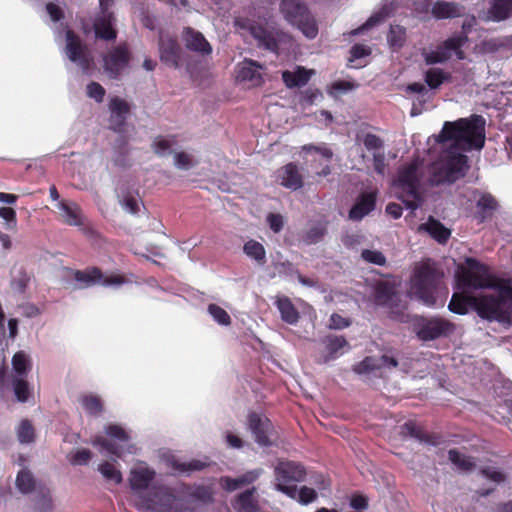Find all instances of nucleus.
I'll list each match as a JSON object with an SVG mask.
<instances>
[{
  "mask_svg": "<svg viewBox=\"0 0 512 512\" xmlns=\"http://www.w3.org/2000/svg\"><path fill=\"white\" fill-rule=\"evenodd\" d=\"M451 312L465 315L469 309L476 311L478 316L488 321L511 323L512 288L500 287L493 294L475 296L470 291L455 292L449 302Z\"/></svg>",
  "mask_w": 512,
  "mask_h": 512,
  "instance_id": "f257e3e1",
  "label": "nucleus"
},
{
  "mask_svg": "<svg viewBox=\"0 0 512 512\" xmlns=\"http://www.w3.org/2000/svg\"><path fill=\"white\" fill-rule=\"evenodd\" d=\"M455 141L468 148L481 149L485 143V120L480 115L445 122L438 136V142Z\"/></svg>",
  "mask_w": 512,
  "mask_h": 512,
  "instance_id": "f03ea898",
  "label": "nucleus"
},
{
  "mask_svg": "<svg viewBox=\"0 0 512 512\" xmlns=\"http://www.w3.org/2000/svg\"><path fill=\"white\" fill-rule=\"evenodd\" d=\"M467 163L468 157L461 153H449L432 162L428 167L430 185L439 186L456 182L465 176Z\"/></svg>",
  "mask_w": 512,
  "mask_h": 512,
  "instance_id": "7ed1b4c3",
  "label": "nucleus"
},
{
  "mask_svg": "<svg viewBox=\"0 0 512 512\" xmlns=\"http://www.w3.org/2000/svg\"><path fill=\"white\" fill-rule=\"evenodd\" d=\"M284 19L297 27L308 39H314L319 29L316 19L307 5L300 0H282L279 6Z\"/></svg>",
  "mask_w": 512,
  "mask_h": 512,
  "instance_id": "20e7f679",
  "label": "nucleus"
},
{
  "mask_svg": "<svg viewBox=\"0 0 512 512\" xmlns=\"http://www.w3.org/2000/svg\"><path fill=\"white\" fill-rule=\"evenodd\" d=\"M457 282L459 288L469 291L492 288L496 285V278L487 265L475 258H467L466 266L461 267L457 273Z\"/></svg>",
  "mask_w": 512,
  "mask_h": 512,
  "instance_id": "39448f33",
  "label": "nucleus"
},
{
  "mask_svg": "<svg viewBox=\"0 0 512 512\" xmlns=\"http://www.w3.org/2000/svg\"><path fill=\"white\" fill-rule=\"evenodd\" d=\"M442 274L434 267L423 264L418 267L411 281V289L415 296L427 306L436 304V292Z\"/></svg>",
  "mask_w": 512,
  "mask_h": 512,
  "instance_id": "423d86ee",
  "label": "nucleus"
},
{
  "mask_svg": "<svg viewBox=\"0 0 512 512\" xmlns=\"http://www.w3.org/2000/svg\"><path fill=\"white\" fill-rule=\"evenodd\" d=\"M374 302L389 309L390 319L400 323L410 321V316L406 313L407 302L396 291L394 284L388 281L378 282L374 288Z\"/></svg>",
  "mask_w": 512,
  "mask_h": 512,
  "instance_id": "0eeeda50",
  "label": "nucleus"
},
{
  "mask_svg": "<svg viewBox=\"0 0 512 512\" xmlns=\"http://www.w3.org/2000/svg\"><path fill=\"white\" fill-rule=\"evenodd\" d=\"M274 474L276 490L287 497H294L296 484L306 480L307 470L300 462L280 460L275 466Z\"/></svg>",
  "mask_w": 512,
  "mask_h": 512,
  "instance_id": "6e6552de",
  "label": "nucleus"
},
{
  "mask_svg": "<svg viewBox=\"0 0 512 512\" xmlns=\"http://www.w3.org/2000/svg\"><path fill=\"white\" fill-rule=\"evenodd\" d=\"M394 185L400 189L403 194L413 198L412 200H407L403 195L399 197L406 208L411 210H416L419 208L421 201L419 192L420 178L418 175V165L416 162H411L407 165H404L398 170Z\"/></svg>",
  "mask_w": 512,
  "mask_h": 512,
  "instance_id": "1a4fd4ad",
  "label": "nucleus"
},
{
  "mask_svg": "<svg viewBox=\"0 0 512 512\" xmlns=\"http://www.w3.org/2000/svg\"><path fill=\"white\" fill-rule=\"evenodd\" d=\"M176 497L169 487H155L149 495H138L134 507L141 512H172Z\"/></svg>",
  "mask_w": 512,
  "mask_h": 512,
  "instance_id": "9d476101",
  "label": "nucleus"
},
{
  "mask_svg": "<svg viewBox=\"0 0 512 512\" xmlns=\"http://www.w3.org/2000/svg\"><path fill=\"white\" fill-rule=\"evenodd\" d=\"M467 41L468 37L465 34L454 35L438 45L436 50L426 51L423 49L421 54L427 65L445 63L452 57V53L458 60H464L466 55L462 47Z\"/></svg>",
  "mask_w": 512,
  "mask_h": 512,
  "instance_id": "9b49d317",
  "label": "nucleus"
},
{
  "mask_svg": "<svg viewBox=\"0 0 512 512\" xmlns=\"http://www.w3.org/2000/svg\"><path fill=\"white\" fill-rule=\"evenodd\" d=\"M65 38L66 45L64 51L68 59L77 64L84 74L90 75L94 59L88 46L84 44L80 37L71 29L66 31Z\"/></svg>",
  "mask_w": 512,
  "mask_h": 512,
  "instance_id": "f8f14e48",
  "label": "nucleus"
},
{
  "mask_svg": "<svg viewBox=\"0 0 512 512\" xmlns=\"http://www.w3.org/2000/svg\"><path fill=\"white\" fill-rule=\"evenodd\" d=\"M73 278L79 283L78 288H89L97 284L103 286H120L125 283V277L120 274L105 276L98 267H87L84 270H73Z\"/></svg>",
  "mask_w": 512,
  "mask_h": 512,
  "instance_id": "ddd939ff",
  "label": "nucleus"
},
{
  "mask_svg": "<svg viewBox=\"0 0 512 512\" xmlns=\"http://www.w3.org/2000/svg\"><path fill=\"white\" fill-rule=\"evenodd\" d=\"M130 60L131 53L127 44H119L103 56V68L111 79H117Z\"/></svg>",
  "mask_w": 512,
  "mask_h": 512,
  "instance_id": "4468645a",
  "label": "nucleus"
},
{
  "mask_svg": "<svg viewBox=\"0 0 512 512\" xmlns=\"http://www.w3.org/2000/svg\"><path fill=\"white\" fill-rule=\"evenodd\" d=\"M454 331V323L444 318L435 317L426 320L420 326L417 336L423 341H431L440 337H447Z\"/></svg>",
  "mask_w": 512,
  "mask_h": 512,
  "instance_id": "2eb2a0df",
  "label": "nucleus"
},
{
  "mask_svg": "<svg viewBox=\"0 0 512 512\" xmlns=\"http://www.w3.org/2000/svg\"><path fill=\"white\" fill-rule=\"evenodd\" d=\"M109 128L116 133H123L129 114L131 112L130 104L118 97H112L109 101Z\"/></svg>",
  "mask_w": 512,
  "mask_h": 512,
  "instance_id": "dca6fc26",
  "label": "nucleus"
},
{
  "mask_svg": "<svg viewBox=\"0 0 512 512\" xmlns=\"http://www.w3.org/2000/svg\"><path fill=\"white\" fill-rule=\"evenodd\" d=\"M248 426L257 444L262 447L272 445L270 435L273 432V424L268 418H263L259 414L252 412L248 415Z\"/></svg>",
  "mask_w": 512,
  "mask_h": 512,
  "instance_id": "f3484780",
  "label": "nucleus"
},
{
  "mask_svg": "<svg viewBox=\"0 0 512 512\" xmlns=\"http://www.w3.org/2000/svg\"><path fill=\"white\" fill-rule=\"evenodd\" d=\"M277 182L292 191L303 187V175L300 168L293 162L288 163L277 170Z\"/></svg>",
  "mask_w": 512,
  "mask_h": 512,
  "instance_id": "a211bd4d",
  "label": "nucleus"
},
{
  "mask_svg": "<svg viewBox=\"0 0 512 512\" xmlns=\"http://www.w3.org/2000/svg\"><path fill=\"white\" fill-rule=\"evenodd\" d=\"M377 191L362 192L349 210L348 217L352 221H360L376 207Z\"/></svg>",
  "mask_w": 512,
  "mask_h": 512,
  "instance_id": "6ab92c4d",
  "label": "nucleus"
},
{
  "mask_svg": "<svg viewBox=\"0 0 512 512\" xmlns=\"http://www.w3.org/2000/svg\"><path fill=\"white\" fill-rule=\"evenodd\" d=\"M249 31L252 37L257 41L259 47L274 53H278V32L268 30L264 26L256 23H253L249 26Z\"/></svg>",
  "mask_w": 512,
  "mask_h": 512,
  "instance_id": "aec40b11",
  "label": "nucleus"
},
{
  "mask_svg": "<svg viewBox=\"0 0 512 512\" xmlns=\"http://www.w3.org/2000/svg\"><path fill=\"white\" fill-rule=\"evenodd\" d=\"M159 52L160 59L163 63L174 68L179 66L180 47L176 39L172 37L160 36Z\"/></svg>",
  "mask_w": 512,
  "mask_h": 512,
  "instance_id": "412c9836",
  "label": "nucleus"
},
{
  "mask_svg": "<svg viewBox=\"0 0 512 512\" xmlns=\"http://www.w3.org/2000/svg\"><path fill=\"white\" fill-rule=\"evenodd\" d=\"M327 232V222L310 221L306 228L300 232L299 242L306 246L315 245L324 239Z\"/></svg>",
  "mask_w": 512,
  "mask_h": 512,
  "instance_id": "4be33fe9",
  "label": "nucleus"
},
{
  "mask_svg": "<svg viewBox=\"0 0 512 512\" xmlns=\"http://www.w3.org/2000/svg\"><path fill=\"white\" fill-rule=\"evenodd\" d=\"M205 460L192 459L191 461H181L174 455L166 457L165 461L168 467L179 475H190L192 472L204 470L209 466V462Z\"/></svg>",
  "mask_w": 512,
  "mask_h": 512,
  "instance_id": "5701e85b",
  "label": "nucleus"
},
{
  "mask_svg": "<svg viewBox=\"0 0 512 512\" xmlns=\"http://www.w3.org/2000/svg\"><path fill=\"white\" fill-rule=\"evenodd\" d=\"M183 40L186 48L190 51H194L202 55H208L212 52V47L203 34L191 27L184 28Z\"/></svg>",
  "mask_w": 512,
  "mask_h": 512,
  "instance_id": "b1692460",
  "label": "nucleus"
},
{
  "mask_svg": "<svg viewBox=\"0 0 512 512\" xmlns=\"http://www.w3.org/2000/svg\"><path fill=\"white\" fill-rule=\"evenodd\" d=\"M499 205L497 200L489 193L482 194L476 202L474 219L479 223L491 220Z\"/></svg>",
  "mask_w": 512,
  "mask_h": 512,
  "instance_id": "393cba45",
  "label": "nucleus"
},
{
  "mask_svg": "<svg viewBox=\"0 0 512 512\" xmlns=\"http://www.w3.org/2000/svg\"><path fill=\"white\" fill-rule=\"evenodd\" d=\"M58 209L61 211V216L69 226L82 227L85 224V217L83 216L81 207L76 202L59 201Z\"/></svg>",
  "mask_w": 512,
  "mask_h": 512,
  "instance_id": "a878e982",
  "label": "nucleus"
},
{
  "mask_svg": "<svg viewBox=\"0 0 512 512\" xmlns=\"http://www.w3.org/2000/svg\"><path fill=\"white\" fill-rule=\"evenodd\" d=\"M465 8L459 3L443 0L436 1L431 9L432 15L436 19H452L462 17Z\"/></svg>",
  "mask_w": 512,
  "mask_h": 512,
  "instance_id": "bb28decb",
  "label": "nucleus"
},
{
  "mask_svg": "<svg viewBox=\"0 0 512 512\" xmlns=\"http://www.w3.org/2000/svg\"><path fill=\"white\" fill-rule=\"evenodd\" d=\"M314 74V70H308L303 66H297L294 71L282 72V81L289 89L306 85Z\"/></svg>",
  "mask_w": 512,
  "mask_h": 512,
  "instance_id": "cd10ccee",
  "label": "nucleus"
},
{
  "mask_svg": "<svg viewBox=\"0 0 512 512\" xmlns=\"http://www.w3.org/2000/svg\"><path fill=\"white\" fill-rule=\"evenodd\" d=\"M113 21V13L97 17L93 24L96 37L105 41L115 40L117 37V31L113 28Z\"/></svg>",
  "mask_w": 512,
  "mask_h": 512,
  "instance_id": "c85d7f7f",
  "label": "nucleus"
},
{
  "mask_svg": "<svg viewBox=\"0 0 512 512\" xmlns=\"http://www.w3.org/2000/svg\"><path fill=\"white\" fill-rule=\"evenodd\" d=\"M155 478V471L148 467H139L131 470L129 476L130 487L134 491L146 490Z\"/></svg>",
  "mask_w": 512,
  "mask_h": 512,
  "instance_id": "c756f323",
  "label": "nucleus"
},
{
  "mask_svg": "<svg viewBox=\"0 0 512 512\" xmlns=\"http://www.w3.org/2000/svg\"><path fill=\"white\" fill-rule=\"evenodd\" d=\"M260 69H262V66L256 61L246 59L238 72L237 78L240 81L250 82L252 86H261L264 79L259 71Z\"/></svg>",
  "mask_w": 512,
  "mask_h": 512,
  "instance_id": "7c9ffc66",
  "label": "nucleus"
},
{
  "mask_svg": "<svg viewBox=\"0 0 512 512\" xmlns=\"http://www.w3.org/2000/svg\"><path fill=\"white\" fill-rule=\"evenodd\" d=\"M419 230L427 232L439 244L447 243L451 236V231L432 216L428 218L426 223L419 226Z\"/></svg>",
  "mask_w": 512,
  "mask_h": 512,
  "instance_id": "2f4dec72",
  "label": "nucleus"
},
{
  "mask_svg": "<svg viewBox=\"0 0 512 512\" xmlns=\"http://www.w3.org/2000/svg\"><path fill=\"white\" fill-rule=\"evenodd\" d=\"M255 493L256 488L252 487L238 494L233 502V508L237 512H256L258 503L254 497Z\"/></svg>",
  "mask_w": 512,
  "mask_h": 512,
  "instance_id": "473e14b6",
  "label": "nucleus"
},
{
  "mask_svg": "<svg viewBox=\"0 0 512 512\" xmlns=\"http://www.w3.org/2000/svg\"><path fill=\"white\" fill-rule=\"evenodd\" d=\"M325 350L327 354L324 356V362L336 359L340 354L341 350L348 346L347 340L343 336L327 335L323 339Z\"/></svg>",
  "mask_w": 512,
  "mask_h": 512,
  "instance_id": "72a5a7b5",
  "label": "nucleus"
},
{
  "mask_svg": "<svg viewBox=\"0 0 512 512\" xmlns=\"http://www.w3.org/2000/svg\"><path fill=\"white\" fill-rule=\"evenodd\" d=\"M512 14V0H491L488 10L489 19L500 22L508 19Z\"/></svg>",
  "mask_w": 512,
  "mask_h": 512,
  "instance_id": "f704fd0d",
  "label": "nucleus"
},
{
  "mask_svg": "<svg viewBox=\"0 0 512 512\" xmlns=\"http://www.w3.org/2000/svg\"><path fill=\"white\" fill-rule=\"evenodd\" d=\"M281 318L288 324H296L300 318L299 312L288 297L279 298L276 301Z\"/></svg>",
  "mask_w": 512,
  "mask_h": 512,
  "instance_id": "c9c22d12",
  "label": "nucleus"
},
{
  "mask_svg": "<svg viewBox=\"0 0 512 512\" xmlns=\"http://www.w3.org/2000/svg\"><path fill=\"white\" fill-rule=\"evenodd\" d=\"M451 78V73L440 68H430L424 74L425 83L430 89H438L443 83L449 82Z\"/></svg>",
  "mask_w": 512,
  "mask_h": 512,
  "instance_id": "e433bc0d",
  "label": "nucleus"
},
{
  "mask_svg": "<svg viewBox=\"0 0 512 512\" xmlns=\"http://www.w3.org/2000/svg\"><path fill=\"white\" fill-rule=\"evenodd\" d=\"M244 253L259 264L266 263V251L264 246L253 239L248 240L243 246Z\"/></svg>",
  "mask_w": 512,
  "mask_h": 512,
  "instance_id": "4c0bfd02",
  "label": "nucleus"
},
{
  "mask_svg": "<svg viewBox=\"0 0 512 512\" xmlns=\"http://www.w3.org/2000/svg\"><path fill=\"white\" fill-rule=\"evenodd\" d=\"M16 486L18 490L23 494H28L35 490L36 481L28 469L23 468L18 472L16 478Z\"/></svg>",
  "mask_w": 512,
  "mask_h": 512,
  "instance_id": "58836bf2",
  "label": "nucleus"
},
{
  "mask_svg": "<svg viewBox=\"0 0 512 512\" xmlns=\"http://www.w3.org/2000/svg\"><path fill=\"white\" fill-rule=\"evenodd\" d=\"M84 410L92 416H97L103 411V403L99 396L93 394L82 395L79 399Z\"/></svg>",
  "mask_w": 512,
  "mask_h": 512,
  "instance_id": "ea45409f",
  "label": "nucleus"
},
{
  "mask_svg": "<svg viewBox=\"0 0 512 512\" xmlns=\"http://www.w3.org/2000/svg\"><path fill=\"white\" fill-rule=\"evenodd\" d=\"M12 367L19 377L26 376L31 369V360L24 351H18L12 357Z\"/></svg>",
  "mask_w": 512,
  "mask_h": 512,
  "instance_id": "a19ab883",
  "label": "nucleus"
},
{
  "mask_svg": "<svg viewBox=\"0 0 512 512\" xmlns=\"http://www.w3.org/2000/svg\"><path fill=\"white\" fill-rule=\"evenodd\" d=\"M389 45L394 49H400L406 41V29L400 25H391L387 35Z\"/></svg>",
  "mask_w": 512,
  "mask_h": 512,
  "instance_id": "79ce46f5",
  "label": "nucleus"
},
{
  "mask_svg": "<svg viewBox=\"0 0 512 512\" xmlns=\"http://www.w3.org/2000/svg\"><path fill=\"white\" fill-rule=\"evenodd\" d=\"M448 459L463 471H470L475 467L472 458L461 454L457 449H450L448 451Z\"/></svg>",
  "mask_w": 512,
  "mask_h": 512,
  "instance_id": "37998d69",
  "label": "nucleus"
},
{
  "mask_svg": "<svg viewBox=\"0 0 512 512\" xmlns=\"http://www.w3.org/2000/svg\"><path fill=\"white\" fill-rule=\"evenodd\" d=\"M36 508L38 512H52L53 501L50 490L45 486H39L36 496Z\"/></svg>",
  "mask_w": 512,
  "mask_h": 512,
  "instance_id": "c03bdc74",
  "label": "nucleus"
},
{
  "mask_svg": "<svg viewBox=\"0 0 512 512\" xmlns=\"http://www.w3.org/2000/svg\"><path fill=\"white\" fill-rule=\"evenodd\" d=\"M17 437L20 443L29 444L35 440V429L32 423L24 419L20 422L17 429Z\"/></svg>",
  "mask_w": 512,
  "mask_h": 512,
  "instance_id": "a18cd8bd",
  "label": "nucleus"
},
{
  "mask_svg": "<svg viewBox=\"0 0 512 512\" xmlns=\"http://www.w3.org/2000/svg\"><path fill=\"white\" fill-rule=\"evenodd\" d=\"M290 498L298 501L302 505H308L317 500L318 493L314 488L308 486H302L299 489L296 487L294 497Z\"/></svg>",
  "mask_w": 512,
  "mask_h": 512,
  "instance_id": "49530a36",
  "label": "nucleus"
},
{
  "mask_svg": "<svg viewBox=\"0 0 512 512\" xmlns=\"http://www.w3.org/2000/svg\"><path fill=\"white\" fill-rule=\"evenodd\" d=\"M381 369V364L379 363L378 358L367 356L359 363L353 366V371L356 374H367L375 370Z\"/></svg>",
  "mask_w": 512,
  "mask_h": 512,
  "instance_id": "de8ad7c7",
  "label": "nucleus"
},
{
  "mask_svg": "<svg viewBox=\"0 0 512 512\" xmlns=\"http://www.w3.org/2000/svg\"><path fill=\"white\" fill-rule=\"evenodd\" d=\"M190 497L205 504L212 503L214 492L210 486L197 485L189 493Z\"/></svg>",
  "mask_w": 512,
  "mask_h": 512,
  "instance_id": "09e8293b",
  "label": "nucleus"
},
{
  "mask_svg": "<svg viewBox=\"0 0 512 512\" xmlns=\"http://www.w3.org/2000/svg\"><path fill=\"white\" fill-rule=\"evenodd\" d=\"M98 470L107 480L113 481L115 484L122 482V474L115 466L110 462H104L99 465Z\"/></svg>",
  "mask_w": 512,
  "mask_h": 512,
  "instance_id": "8fccbe9b",
  "label": "nucleus"
},
{
  "mask_svg": "<svg viewBox=\"0 0 512 512\" xmlns=\"http://www.w3.org/2000/svg\"><path fill=\"white\" fill-rule=\"evenodd\" d=\"M13 390H14L16 399L19 402H26L28 400L29 394H30L29 384L22 377L15 378L13 380Z\"/></svg>",
  "mask_w": 512,
  "mask_h": 512,
  "instance_id": "3c124183",
  "label": "nucleus"
},
{
  "mask_svg": "<svg viewBox=\"0 0 512 512\" xmlns=\"http://www.w3.org/2000/svg\"><path fill=\"white\" fill-rule=\"evenodd\" d=\"M208 312L213 319L220 325L228 326L231 324L230 315L217 304H209Z\"/></svg>",
  "mask_w": 512,
  "mask_h": 512,
  "instance_id": "603ef678",
  "label": "nucleus"
},
{
  "mask_svg": "<svg viewBox=\"0 0 512 512\" xmlns=\"http://www.w3.org/2000/svg\"><path fill=\"white\" fill-rule=\"evenodd\" d=\"M92 445L96 447H101L106 450L108 453L116 455L120 457L122 455V449L112 441L104 438L103 436H96L92 440Z\"/></svg>",
  "mask_w": 512,
  "mask_h": 512,
  "instance_id": "864d4df0",
  "label": "nucleus"
},
{
  "mask_svg": "<svg viewBox=\"0 0 512 512\" xmlns=\"http://www.w3.org/2000/svg\"><path fill=\"white\" fill-rule=\"evenodd\" d=\"M361 257L364 261L371 263V264H375V265H379V266H383L386 264V257L384 256V254L382 252L377 251V250L365 249L362 251Z\"/></svg>",
  "mask_w": 512,
  "mask_h": 512,
  "instance_id": "5fc2aeb1",
  "label": "nucleus"
},
{
  "mask_svg": "<svg viewBox=\"0 0 512 512\" xmlns=\"http://www.w3.org/2000/svg\"><path fill=\"white\" fill-rule=\"evenodd\" d=\"M86 93L89 98L94 99L97 103H101L104 100L106 91L98 82L92 81L87 85Z\"/></svg>",
  "mask_w": 512,
  "mask_h": 512,
  "instance_id": "6e6d98bb",
  "label": "nucleus"
},
{
  "mask_svg": "<svg viewBox=\"0 0 512 512\" xmlns=\"http://www.w3.org/2000/svg\"><path fill=\"white\" fill-rule=\"evenodd\" d=\"M404 434L419 439L421 441H427L426 433L413 421H408L402 426Z\"/></svg>",
  "mask_w": 512,
  "mask_h": 512,
  "instance_id": "4d7b16f0",
  "label": "nucleus"
},
{
  "mask_svg": "<svg viewBox=\"0 0 512 512\" xmlns=\"http://www.w3.org/2000/svg\"><path fill=\"white\" fill-rule=\"evenodd\" d=\"M105 432L109 437L114 438L120 442H128L130 439L128 433L124 430V428L117 424L107 425L105 428Z\"/></svg>",
  "mask_w": 512,
  "mask_h": 512,
  "instance_id": "13d9d810",
  "label": "nucleus"
},
{
  "mask_svg": "<svg viewBox=\"0 0 512 512\" xmlns=\"http://www.w3.org/2000/svg\"><path fill=\"white\" fill-rule=\"evenodd\" d=\"M363 144L368 151L381 150L383 148V140L373 133H367L364 135Z\"/></svg>",
  "mask_w": 512,
  "mask_h": 512,
  "instance_id": "bf43d9fd",
  "label": "nucleus"
},
{
  "mask_svg": "<svg viewBox=\"0 0 512 512\" xmlns=\"http://www.w3.org/2000/svg\"><path fill=\"white\" fill-rule=\"evenodd\" d=\"M0 217L7 222L8 229H15L17 225L16 211L11 207H0Z\"/></svg>",
  "mask_w": 512,
  "mask_h": 512,
  "instance_id": "052dcab7",
  "label": "nucleus"
},
{
  "mask_svg": "<svg viewBox=\"0 0 512 512\" xmlns=\"http://www.w3.org/2000/svg\"><path fill=\"white\" fill-rule=\"evenodd\" d=\"M171 142L161 136L155 138L152 144L153 151L159 156L165 155L171 149Z\"/></svg>",
  "mask_w": 512,
  "mask_h": 512,
  "instance_id": "680f3d73",
  "label": "nucleus"
},
{
  "mask_svg": "<svg viewBox=\"0 0 512 512\" xmlns=\"http://www.w3.org/2000/svg\"><path fill=\"white\" fill-rule=\"evenodd\" d=\"M371 54V49L362 44H355L350 49L349 62L366 57Z\"/></svg>",
  "mask_w": 512,
  "mask_h": 512,
  "instance_id": "e2e57ef3",
  "label": "nucleus"
},
{
  "mask_svg": "<svg viewBox=\"0 0 512 512\" xmlns=\"http://www.w3.org/2000/svg\"><path fill=\"white\" fill-rule=\"evenodd\" d=\"M92 458V452L89 449H79L77 450L70 462L73 465H85Z\"/></svg>",
  "mask_w": 512,
  "mask_h": 512,
  "instance_id": "0e129e2a",
  "label": "nucleus"
},
{
  "mask_svg": "<svg viewBox=\"0 0 512 512\" xmlns=\"http://www.w3.org/2000/svg\"><path fill=\"white\" fill-rule=\"evenodd\" d=\"M121 205L131 214H137L139 212V203L137 198L128 193L123 200L121 201Z\"/></svg>",
  "mask_w": 512,
  "mask_h": 512,
  "instance_id": "69168bd1",
  "label": "nucleus"
},
{
  "mask_svg": "<svg viewBox=\"0 0 512 512\" xmlns=\"http://www.w3.org/2000/svg\"><path fill=\"white\" fill-rule=\"evenodd\" d=\"M267 222L269 224L270 229L274 233H279L283 229L284 220H283L282 215H280V214L270 213L267 216Z\"/></svg>",
  "mask_w": 512,
  "mask_h": 512,
  "instance_id": "338daca9",
  "label": "nucleus"
},
{
  "mask_svg": "<svg viewBox=\"0 0 512 512\" xmlns=\"http://www.w3.org/2000/svg\"><path fill=\"white\" fill-rule=\"evenodd\" d=\"M220 484L222 488L228 492L235 491L236 489L242 487L240 483V478H232L229 476H222L220 478Z\"/></svg>",
  "mask_w": 512,
  "mask_h": 512,
  "instance_id": "774afa93",
  "label": "nucleus"
}]
</instances>
